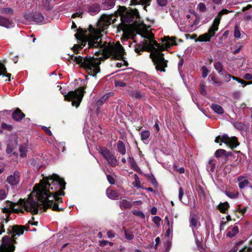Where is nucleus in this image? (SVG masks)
<instances>
[{
    "label": "nucleus",
    "mask_w": 252,
    "mask_h": 252,
    "mask_svg": "<svg viewBox=\"0 0 252 252\" xmlns=\"http://www.w3.org/2000/svg\"><path fill=\"white\" fill-rule=\"evenodd\" d=\"M27 148V145L26 144L20 146L19 147V151L21 153L20 156L21 157H25L26 156Z\"/></svg>",
    "instance_id": "32"
},
{
    "label": "nucleus",
    "mask_w": 252,
    "mask_h": 252,
    "mask_svg": "<svg viewBox=\"0 0 252 252\" xmlns=\"http://www.w3.org/2000/svg\"><path fill=\"white\" fill-rule=\"evenodd\" d=\"M28 228L26 225L10 226L8 228V232L11 235V237L5 236L3 237L0 246V252H13L15 248L14 244L16 243V236L23 234L24 230H27Z\"/></svg>",
    "instance_id": "4"
},
{
    "label": "nucleus",
    "mask_w": 252,
    "mask_h": 252,
    "mask_svg": "<svg viewBox=\"0 0 252 252\" xmlns=\"http://www.w3.org/2000/svg\"><path fill=\"white\" fill-rule=\"evenodd\" d=\"M133 178L135 180V181L133 182L132 184L134 187L139 188L140 187V182L139 179V177L137 174H134L133 175Z\"/></svg>",
    "instance_id": "37"
},
{
    "label": "nucleus",
    "mask_w": 252,
    "mask_h": 252,
    "mask_svg": "<svg viewBox=\"0 0 252 252\" xmlns=\"http://www.w3.org/2000/svg\"><path fill=\"white\" fill-rule=\"evenodd\" d=\"M106 194L108 197L112 199H115L119 197V193L114 190L110 188H108L106 190Z\"/></svg>",
    "instance_id": "18"
},
{
    "label": "nucleus",
    "mask_w": 252,
    "mask_h": 252,
    "mask_svg": "<svg viewBox=\"0 0 252 252\" xmlns=\"http://www.w3.org/2000/svg\"><path fill=\"white\" fill-rule=\"evenodd\" d=\"M212 109L217 114H221L223 113V109L222 107L216 104H213L211 106Z\"/></svg>",
    "instance_id": "28"
},
{
    "label": "nucleus",
    "mask_w": 252,
    "mask_h": 252,
    "mask_svg": "<svg viewBox=\"0 0 252 252\" xmlns=\"http://www.w3.org/2000/svg\"><path fill=\"white\" fill-rule=\"evenodd\" d=\"M128 161L129 163L130 164L131 167L136 170V168L137 167V166L136 165V162L135 161L134 158H133L129 157Z\"/></svg>",
    "instance_id": "41"
},
{
    "label": "nucleus",
    "mask_w": 252,
    "mask_h": 252,
    "mask_svg": "<svg viewBox=\"0 0 252 252\" xmlns=\"http://www.w3.org/2000/svg\"><path fill=\"white\" fill-rule=\"evenodd\" d=\"M234 36L237 38H239L241 36L240 30L238 25H236L234 27Z\"/></svg>",
    "instance_id": "38"
},
{
    "label": "nucleus",
    "mask_w": 252,
    "mask_h": 252,
    "mask_svg": "<svg viewBox=\"0 0 252 252\" xmlns=\"http://www.w3.org/2000/svg\"><path fill=\"white\" fill-rule=\"evenodd\" d=\"M125 238L128 240H131L134 238V235L130 231L125 230Z\"/></svg>",
    "instance_id": "40"
},
{
    "label": "nucleus",
    "mask_w": 252,
    "mask_h": 252,
    "mask_svg": "<svg viewBox=\"0 0 252 252\" xmlns=\"http://www.w3.org/2000/svg\"><path fill=\"white\" fill-rule=\"evenodd\" d=\"M167 3V0H158V5L164 6L166 5Z\"/></svg>",
    "instance_id": "58"
},
{
    "label": "nucleus",
    "mask_w": 252,
    "mask_h": 252,
    "mask_svg": "<svg viewBox=\"0 0 252 252\" xmlns=\"http://www.w3.org/2000/svg\"><path fill=\"white\" fill-rule=\"evenodd\" d=\"M215 167V164H212L211 165H208L207 168L210 170V171L214 172Z\"/></svg>",
    "instance_id": "62"
},
{
    "label": "nucleus",
    "mask_w": 252,
    "mask_h": 252,
    "mask_svg": "<svg viewBox=\"0 0 252 252\" xmlns=\"http://www.w3.org/2000/svg\"><path fill=\"white\" fill-rule=\"evenodd\" d=\"M170 242L169 241V240H167L165 244V251H164V252H168L170 250Z\"/></svg>",
    "instance_id": "49"
},
{
    "label": "nucleus",
    "mask_w": 252,
    "mask_h": 252,
    "mask_svg": "<svg viewBox=\"0 0 252 252\" xmlns=\"http://www.w3.org/2000/svg\"><path fill=\"white\" fill-rule=\"evenodd\" d=\"M84 87H80L74 91H70L67 94L64 95L65 99L71 101L72 105L77 108L84 95Z\"/></svg>",
    "instance_id": "6"
},
{
    "label": "nucleus",
    "mask_w": 252,
    "mask_h": 252,
    "mask_svg": "<svg viewBox=\"0 0 252 252\" xmlns=\"http://www.w3.org/2000/svg\"><path fill=\"white\" fill-rule=\"evenodd\" d=\"M215 156L217 158H220L223 156H226V151L221 149L217 150L215 153Z\"/></svg>",
    "instance_id": "30"
},
{
    "label": "nucleus",
    "mask_w": 252,
    "mask_h": 252,
    "mask_svg": "<svg viewBox=\"0 0 252 252\" xmlns=\"http://www.w3.org/2000/svg\"><path fill=\"white\" fill-rule=\"evenodd\" d=\"M1 127L3 129H7L9 130H11L12 129V126L8 125L5 123H2L1 124Z\"/></svg>",
    "instance_id": "54"
},
{
    "label": "nucleus",
    "mask_w": 252,
    "mask_h": 252,
    "mask_svg": "<svg viewBox=\"0 0 252 252\" xmlns=\"http://www.w3.org/2000/svg\"><path fill=\"white\" fill-rule=\"evenodd\" d=\"M184 195V190L182 188H180L179 189V199L181 201H182L183 196Z\"/></svg>",
    "instance_id": "50"
},
{
    "label": "nucleus",
    "mask_w": 252,
    "mask_h": 252,
    "mask_svg": "<svg viewBox=\"0 0 252 252\" xmlns=\"http://www.w3.org/2000/svg\"><path fill=\"white\" fill-rule=\"evenodd\" d=\"M199 217L194 213H191L189 218V227L191 228L192 232L195 231L201 226L199 221Z\"/></svg>",
    "instance_id": "10"
},
{
    "label": "nucleus",
    "mask_w": 252,
    "mask_h": 252,
    "mask_svg": "<svg viewBox=\"0 0 252 252\" xmlns=\"http://www.w3.org/2000/svg\"><path fill=\"white\" fill-rule=\"evenodd\" d=\"M115 19L113 15H102L96 25V28L94 29L92 26H90V33L86 40L83 41L81 45H75L73 47L74 52H77L79 49L84 46L88 43L89 49L99 48L98 51L94 52L96 56L102 54V56L97 58L83 57L80 56L74 55H68L66 60L72 64H78L81 67L85 68L89 74L94 76L100 71L99 65L101 61L105 59L111 58L114 60H122L124 64L128 66V63L124 59L125 54L124 47L119 42L113 45L110 42L102 41L101 36V32H104L111 23H113ZM123 64L122 63H118L116 66L121 67Z\"/></svg>",
    "instance_id": "1"
},
{
    "label": "nucleus",
    "mask_w": 252,
    "mask_h": 252,
    "mask_svg": "<svg viewBox=\"0 0 252 252\" xmlns=\"http://www.w3.org/2000/svg\"><path fill=\"white\" fill-rule=\"evenodd\" d=\"M214 66L218 72L221 75H223V67L221 63L220 62H215Z\"/></svg>",
    "instance_id": "27"
},
{
    "label": "nucleus",
    "mask_w": 252,
    "mask_h": 252,
    "mask_svg": "<svg viewBox=\"0 0 252 252\" xmlns=\"http://www.w3.org/2000/svg\"><path fill=\"white\" fill-rule=\"evenodd\" d=\"M225 194L229 198L231 199H235L237 198L238 196L239 193L238 191H226L225 192Z\"/></svg>",
    "instance_id": "33"
},
{
    "label": "nucleus",
    "mask_w": 252,
    "mask_h": 252,
    "mask_svg": "<svg viewBox=\"0 0 252 252\" xmlns=\"http://www.w3.org/2000/svg\"><path fill=\"white\" fill-rule=\"evenodd\" d=\"M150 136V132L148 130L142 131L141 133V139L143 140H147Z\"/></svg>",
    "instance_id": "42"
},
{
    "label": "nucleus",
    "mask_w": 252,
    "mask_h": 252,
    "mask_svg": "<svg viewBox=\"0 0 252 252\" xmlns=\"http://www.w3.org/2000/svg\"><path fill=\"white\" fill-rule=\"evenodd\" d=\"M41 5L43 6L45 9H49L50 8L49 0H42Z\"/></svg>",
    "instance_id": "44"
},
{
    "label": "nucleus",
    "mask_w": 252,
    "mask_h": 252,
    "mask_svg": "<svg viewBox=\"0 0 252 252\" xmlns=\"http://www.w3.org/2000/svg\"><path fill=\"white\" fill-rule=\"evenodd\" d=\"M229 207V205L227 202H225L224 203H221L219 205V209L220 212L224 213L228 209Z\"/></svg>",
    "instance_id": "34"
},
{
    "label": "nucleus",
    "mask_w": 252,
    "mask_h": 252,
    "mask_svg": "<svg viewBox=\"0 0 252 252\" xmlns=\"http://www.w3.org/2000/svg\"><path fill=\"white\" fill-rule=\"evenodd\" d=\"M113 92H109L104 94L99 100L96 101V105L100 106L103 104L106 100H107L110 97L113 96Z\"/></svg>",
    "instance_id": "15"
},
{
    "label": "nucleus",
    "mask_w": 252,
    "mask_h": 252,
    "mask_svg": "<svg viewBox=\"0 0 252 252\" xmlns=\"http://www.w3.org/2000/svg\"><path fill=\"white\" fill-rule=\"evenodd\" d=\"M242 48V45L237 46L236 49L233 51V54H236L238 53L240 51Z\"/></svg>",
    "instance_id": "60"
},
{
    "label": "nucleus",
    "mask_w": 252,
    "mask_h": 252,
    "mask_svg": "<svg viewBox=\"0 0 252 252\" xmlns=\"http://www.w3.org/2000/svg\"><path fill=\"white\" fill-rule=\"evenodd\" d=\"M108 243V242L106 240H102L99 241V246H105Z\"/></svg>",
    "instance_id": "64"
},
{
    "label": "nucleus",
    "mask_w": 252,
    "mask_h": 252,
    "mask_svg": "<svg viewBox=\"0 0 252 252\" xmlns=\"http://www.w3.org/2000/svg\"><path fill=\"white\" fill-rule=\"evenodd\" d=\"M237 181L239 182L238 186L240 189H243L246 187H248L250 184L245 174L238 176Z\"/></svg>",
    "instance_id": "12"
},
{
    "label": "nucleus",
    "mask_w": 252,
    "mask_h": 252,
    "mask_svg": "<svg viewBox=\"0 0 252 252\" xmlns=\"http://www.w3.org/2000/svg\"><path fill=\"white\" fill-rule=\"evenodd\" d=\"M9 201H7L6 202V206L2 209V212L4 213H5L7 215L6 216L7 219L8 218L9 215L10 214V213L12 212V208L10 207V206H8V202Z\"/></svg>",
    "instance_id": "36"
},
{
    "label": "nucleus",
    "mask_w": 252,
    "mask_h": 252,
    "mask_svg": "<svg viewBox=\"0 0 252 252\" xmlns=\"http://www.w3.org/2000/svg\"><path fill=\"white\" fill-rule=\"evenodd\" d=\"M107 179L109 182V183L111 185H114L115 183V181L114 178L112 177L111 175H107Z\"/></svg>",
    "instance_id": "48"
},
{
    "label": "nucleus",
    "mask_w": 252,
    "mask_h": 252,
    "mask_svg": "<svg viewBox=\"0 0 252 252\" xmlns=\"http://www.w3.org/2000/svg\"><path fill=\"white\" fill-rule=\"evenodd\" d=\"M100 10V7L99 4L97 3H94L89 7L88 12L90 14L94 15L98 13Z\"/></svg>",
    "instance_id": "16"
},
{
    "label": "nucleus",
    "mask_w": 252,
    "mask_h": 252,
    "mask_svg": "<svg viewBox=\"0 0 252 252\" xmlns=\"http://www.w3.org/2000/svg\"><path fill=\"white\" fill-rule=\"evenodd\" d=\"M220 140L232 148H236L239 145L237 138L235 136L229 137L226 134L223 135L221 137L218 136L216 138L215 142L219 143Z\"/></svg>",
    "instance_id": "9"
},
{
    "label": "nucleus",
    "mask_w": 252,
    "mask_h": 252,
    "mask_svg": "<svg viewBox=\"0 0 252 252\" xmlns=\"http://www.w3.org/2000/svg\"><path fill=\"white\" fill-rule=\"evenodd\" d=\"M150 0H131V5L141 4L144 5L143 8L146 10V7L150 5Z\"/></svg>",
    "instance_id": "17"
},
{
    "label": "nucleus",
    "mask_w": 252,
    "mask_h": 252,
    "mask_svg": "<svg viewBox=\"0 0 252 252\" xmlns=\"http://www.w3.org/2000/svg\"><path fill=\"white\" fill-rule=\"evenodd\" d=\"M0 26L6 28H10L14 27V23L8 18L0 16Z\"/></svg>",
    "instance_id": "14"
},
{
    "label": "nucleus",
    "mask_w": 252,
    "mask_h": 252,
    "mask_svg": "<svg viewBox=\"0 0 252 252\" xmlns=\"http://www.w3.org/2000/svg\"><path fill=\"white\" fill-rule=\"evenodd\" d=\"M17 145V143L16 141H14V144H12V145H11L10 144H8L6 148V153L7 154L11 153L13 149L16 148Z\"/></svg>",
    "instance_id": "35"
},
{
    "label": "nucleus",
    "mask_w": 252,
    "mask_h": 252,
    "mask_svg": "<svg viewBox=\"0 0 252 252\" xmlns=\"http://www.w3.org/2000/svg\"><path fill=\"white\" fill-rule=\"evenodd\" d=\"M28 20H32L36 23H41L44 20V17L42 15L39 13H36L32 17V19L29 18L28 17H26Z\"/></svg>",
    "instance_id": "20"
},
{
    "label": "nucleus",
    "mask_w": 252,
    "mask_h": 252,
    "mask_svg": "<svg viewBox=\"0 0 252 252\" xmlns=\"http://www.w3.org/2000/svg\"><path fill=\"white\" fill-rule=\"evenodd\" d=\"M197 9L200 12H204L206 10V7L204 3L200 2L197 5Z\"/></svg>",
    "instance_id": "43"
},
{
    "label": "nucleus",
    "mask_w": 252,
    "mask_h": 252,
    "mask_svg": "<svg viewBox=\"0 0 252 252\" xmlns=\"http://www.w3.org/2000/svg\"><path fill=\"white\" fill-rule=\"evenodd\" d=\"M202 77L203 78H206L209 72V70L208 69V68H207V67L206 66H203L202 67Z\"/></svg>",
    "instance_id": "46"
},
{
    "label": "nucleus",
    "mask_w": 252,
    "mask_h": 252,
    "mask_svg": "<svg viewBox=\"0 0 252 252\" xmlns=\"http://www.w3.org/2000/svg\"><path fill=\"white\" fill-rule=\"evenodd\" d=\"M99 152L110 166L115 167L118 164L116 157L107 148H101Z\"/></svg>",
    "instance_id": "8"
},
{
    "label": "nucleus",
    "mask_w": 252,
    "mask_h": 252,
    "mask_svg": "<svg viewBox=\"0 0 252 252\" xmlns=\"http://www.w3.org/2000/svg\"><path fill=\"white\" fill-rule=\"evenodd\" d=\"M239 243H235L234 246L228 252H238V246Z\"/></svg>",
    "instance_id": "56"
},
{
    "label": "nucleus",
    "mask_w": 252,
    "mask_h": 252,
    "mask_svg": "<svg viewBox=\"0 0 252 252\" xmlns=\"http://www.w3.org/2000/svg\"><path fill=\"white\" fill-rule=\"evenodd\" d=\"M107 236L109 238L111 239L115 236V232L112 230H109L107 233Z\"/></svg>",
    "instance_id": "51"
},
{
    "label": "nucleus",
    "mask_w": 252,
    "mask_h": 252,
    "mask_svg": "<svg viewBox=\"0 0 252 252\" xmlns=\"http://www.w3.org/2000/svg\"><path fill=\"white\" fill-rule=\"evenodd\" d=\"M172 231V227H171V228L170 227H169L168 228L167 230L166 231V232L165 233V236L167 238V239L169 238L170 232Z\"/></svg>",
    "instance_id": "63"
},
{
    "label": "nucleus",
    "mask_w": 252,
    "mask_h": 252,
    "mask_svg": "<svg viewBox=\"0 0 252 252\" xmlns=\"http://www.w3.org/2000/svg\"><path fill=\"white\" fill-rule=\"evenodd\" d=\"M245 241L244 240H241L239 241L236 243H239V246H238V252H246L247 251V247L244 246L242 247V245L244 244Z\"/></svg>",
    "instance_id": "31"
},
{
    "label": "nucleus",
    "mask_w": 252,
    "mask_h": 252,
    "mask_svg": "<svg viewBox=\"0 0 252 252\" xmlns=\"http://www.w3.org/2000/svg\"><path fill=\"white\" fill-rule=\"evenodd\" d=\"M0 13L3 14L12 15L13 13V10L10 7L0 8Z\"/></svg>",
    "instance_id": "29"
},
{
    "label": "nucleus",
    "mask_w": 252,
    "mask_h": 252,
    "mask_svg": "<svg viewBox=\"0 0 252 252\" xmlns=\"http://www.w3.org/2000/svg\"><path fill=\"white\" fill-rule=\"evenodd\" d=\"M139 18V12L137 9L126 11L121 16V21L123 23H132L137 32L146 38L142 45L135 48V51L138 53L143 51L150 52V57L154 63L156 70H158V43L154 39V34L149 31V27L143 22L138 23Z\"/></svg>",
    "instance_id": "3"
},
{
    "label": "nucleus",
    "mask_w": 252,
    "mask_h": 252,
    "mask_svg": "<svg viewBox=\"0 0 252 252\" xmlns=\"http://www.w3.org/2000/svg\"><path fill=\"white\" fill-rule=\"evenodd\" d=\"M224 77V80L225 81H226V82H228L229 81H230V80H231V79L232 78V76H231V75L230 74H226V75H224L223 74V75Z\"/></svg>",
    "instance_id": "57"
},
{
    "label": "nucleus",
    "mask_w": 252,
    "mask_h": 252,
    "mask_svg": "<svg viewBox=\"0 0 252 252\" xmlns=\"http://www.w3.org/2000/svg\"><path fill=\"white\" fill-rule=\"evenodd\" d=\"M220 21V17H216L212 26L208 29V32L198 37L200 41H209L212 37L215 35L216 32L219 29V26Z\"/></svg>",
    "instance_id": "7"
},
{
    "label": "nucleus",
    "mask_w": 252,
    "mask_h": 252,
    "mask_svg": "<svg viewBox=\"0 0 252 252\" xmlns=\"http://www.w3.org/2000/svg\"><path fill=\"white\" fill-rule=\"evenodd\" d=\"M196 245L198 248H202V238L198 232H193Z\"/></svg>",
    "instance_id": "24"
},
{
    "label": "nucleus",
    "mask_w": 252,
    "mask_h": 252,
    "mask_svg": "<svg viewBox=\"0 0 252 252\" xmlns=\"http://www.w3.org/2000/svg\"><path fill=\"white\" fill-rule=\"evenodd\" d=\"M211 80L213 82V84H214L218 85H221L222 84V83L220 81L216 80L215 76H212L211 77Z\"/></svg>",
    "instance_id": "53"
},
{
    "label": "nucleus",
    "mask_w": 252,
    "mask_h": 252,
    "mask_svg": "<svg viewBox=\"0 0 252 252\" xmlns=\"http://www.w3.org/2000/svg\"><path fill=\"white\" fill-rule=\"evenodd\" d=\"M115 5V0H105L102 4L103 9H109L112 8Z\"/></svg>",
    "instance_id": "21"
},
{
    "label": "nucleus",
    "mask_w": 252,
    "mask_h": 252,
    "mask_svg": "<svg viewBox=\"0 0 252 252\" xmlns=\"http://www.w3.org/2000/svg\"><path fill=\"white\" fill-rule=\"evenodd\" d=\"M3 232H4V224L3 222L0 220V235Z\"/></svg>",
    "instance_id": "61"
},
{
    "label": "nucleus",
    "mask_w": 252,
    "mask_h": 252,
    "mask_svg": "<svg viewBox=\"0 0 252 252\" xmlns=\"http://www.w3.org/2000/svg\"><path fill=\"white\" fill-rule=\"evenodd\" d=\"M132 203L126 199H123L120 202V207L122 210L130 208Z\"/></svg>",
    "instance_id": "19"
},
{
    "label": "nucleus",
    "mask_w": 252,
    "mask_h": 252,
    "mask_svg": "<svg viewBox=\"0 0 252 252\" xmlns=\"http://www.w3.org/2000/svg\"><path fill=\"white\" fill-rule=\"evenodd\" d=\"M7 194V189H0V200H2L6 198Z\"/></svg>",
    "instance_id": "39"
},
{
    "label": "nucleus",
    "mask_w": 252,
    "mask_h": 252,
    "mask_svg": "<svg viewBox=\"0 0 252 252\" xmlns=\"http://www.w3.org/2000/svg\"><path fill=\"white\" fill-rule=\"evenodd\" d=\"M65 182L57 174L44 177L39 184L33 188V190L26 201L20 199L17 203L8 201V206L12 208V212L23 213L25 210L36 214L39 209L45 211L52 208L56 211H60L56 202H61L59 195H64Z\"/></svg>",
    "instance_id": "2"
},
{
    "label": "nucleus",
    "mask_w": 252,
    "mask_h": 252,
    "mask_svg": "<svg viewBox=\"0 0 252 252\" xmlns=\"http://www.w3.org/2000/svg\"><path fill=\"white\" fill-rule=\"evenodd\" d=\"M25 117V115L18 108L14 111L12 115L13 119L17 122L21 121Z\"/></svg>",
    "instance_id": "13"
},
{
    "label": "nucleus",
    "mask_w": 252,
    "mask_h": 252,
    "mask_svg": "<svg viewBox=\"0 0 252 252\" xmlns=\"http://www.w3.org/2000/svg\"><path fill=\"white\" fill-rule=\"evenodd\" d=\"M1 75L8 78L5 81H9L10 80L11 74L7 73L6 69L4 65L0 62V75Z\"/></svg>",
    "instance_id": "23"
},
{
    "label": "nucleus",
    "mask_w": 252,
    "mask_h": 252,
    "mask_svg": "<svg viewBox=\"0 0 252 252\" xmlns=\"http://www.w3.org/2000/svg\"><path fill=\"white\" fill-rule=\"evenodd\" d=\"M133 214L134 215L139 217L142 219H144L145 217L144 214L142 212L140 211L134 210L133 211Z\"/></svg>",
    "instance_id": "45"
},
{
    "label": "nucleus",
    "mask_w": 252,
    "mask_h": 252,
    "mask_svg": "<svg viewBox=\"0 0 252 252\" xmlns=\"http://www.w3.org/2000/svg\"><path fill=\"white\" fill-rule=\"evenodd\" d=\"M42 128L45 131V132L48 135H52V132L49 129V128L45 126H43L42 127Z\"/></svg>",
    "instance_id": "55"
},
{
    "label": "nucleus",
    "mask_w": 252,
    "mask_h": 252,
    "mask_svg": "<svg viewBox=\"0 0 252 252\" xmlns=\"http://www.w3.org/2000/svg\"><path fill=\"white\" fill-rule=\"evenodd\" d=\"M239 232V228L237 226H233L232 229L227 233V236L232 238L235 236Z\"/></svg>",
    "instance_id": "25"
},
{
    "label": "nucleus",
    "mask_w": 252,
    "mask_h": 252,
    "mask_svg": "<svg viewBox=\"0 0 252 252\" xmlns=\"http://www.w3.org/2000/svg\"><path fill=\"white\" fill-rule=\"evenodd\" d=\"M175 37L170 38L169 36H164L161 39V42L158 43V71L165 72V68L167 66V61L165 60L163 55L160 53L159 51L162 50H168L171 46L176 45Z\"/></svg>",
    "instance_id": "5"
},
{
    "label": "nucleus",
    "mask_w": 252,
    "mask_h": 252,
    "mask_svg": "<svg viewBox=\"0 0 252 252\" xmlns=\"http://www.w3.org/2000/svg\"><path fill=\"white\" fill-rule=\"evenodd\" d=\"M20 181V173L18 171H15L6 178V182L11 186H17L19 183Z\"/></svg>",
    "instance_id": "11"
},
{
    "label": "nucleus",
    "mask_w": 252,
    "mask_h": 252,
    "mask_svg": "<svg viewBox=\"0 0 252 252\" xmlns=\"http://www.w3.org/2000/svg\"><path fill=\"white\" fill-rule=\"evenodd\" d=\"M130 95L132 98L136 99H140L144 97L143 94H142L141 92L138 91L131 92Z\"/></svg>",
    "instance_id": "26"
},
{
    "label": "nucleus",
    "mask_w": 252,
    "mask_h": 252,
    "mask_svg": "<svg viewBox=\"0 0 252 252\" xmlns=\"http://www.w3.org/2000/svg\"><path fill=\"white\" fill-rule=\"evenodd\" d=\"M117 150L122 155H125L126 153V149L125 144L122 141H118L117 142Z\"/></svg>",
    "instance_id": "22"
},
{
    "label": "nucleus",
    "mask_w": 252,
    "mask_h": 252,
    "mask_svg": "<svg viewBox=\"0 0 252 252\" xmlns=\"http://www.w3.org/2000/svg\"><path fill=\"white\" fill-rule=\"evenodd\" d=\"M243 77L246 80H252V74L246 73L244 75Z\"/></svg>",
    "instance_id": "59"
},
{
    "label": "nucleus",
    "mask_w": 252,
    "mask_h": 252,
    "mask_svg": "<svg viewBox=\"0 0 252 252\" xmlns=\"http://www.w3.org/2000/svg\"><path fill=\"white\" fill-rule=\"evenodd\" d=\"M83 14V10L82 9H80L78 12L74 13L72 16V18H75V17H82V15Z\"/></svg>",
    "instance_id": "47"
},
{
    "label": "nucleus",
    "mask_w": 252,
    "mask_h": 252,
    "mask_svg": "<svg viewBox=\"0 0 252 252\" xmlns=\"http://www.w3.org/2000/svg\"><path fill=\"white\" fill-rule=\"evenodd\" d=\"M229 13V11L227 9H223L219 12L218 16L216 17H220L223 14H227Z\"/></svg>",
    "instance_id": "52"
}]
</instances>
